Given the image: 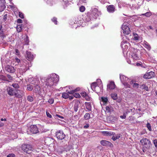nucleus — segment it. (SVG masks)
<instances>
[{"label":"nucleus","mask_w":157,"mask_h":157,"mask_svg":"<svg viewBox=\"0 0 157 157\" xmlns=\"http://www.w3.org/2000/svg\"><path fill=\"white\" fill-rule=\"evenodd\" d=\"M59 80V76L56 74H53L50 75L46 78L44 82L45 87L50 89L52 86L56 85Z\"/></svg>","instance_id":"f257e3e1"},{"label":"nucleus","mask_w":157,"mask_h":157,"mask_svg":"<svg viewBox=\"0 0 157 157\" xmlns=\"http://www.w3.org/2000/svg\"><path fill=\"white\" fill-rule=\"evenodd\" d=\"M139 51L135 49L132 50L131 53L129 54V57L134 61L140 59V57L139 56Z\"/></svg>","instance_id":"f03ea898"},{"label":"nucleus","mask_w":157,"mask_h":157,"mask_svg":"<svg viewBox=\"0 0 157 157\" xmlns=\"http://www.w3.org/2000/svg\"><path fill=\"white\" fill-rule=\"evenodd\" d=\"M39 130L36 125H31L27 129V132L28 134H36L38 132Z\"/></svg>","instance_id":"7ed1b4c3"},{"label":"nucleus","mask_w":157,"mask_h":157,"mask_svg":"<svg viewBox=\"0 0 157 157\" xmlns=\"http://www.w3.org/2000/svg\"><path fill=\"white\" fill-rule=\"evenodd\" d=\"M140 142L144 147L149 149L151 147V144L150 141L146 138H144L140 140Z\"/></svg>","instance_id":"20e7f679"},{"label":"nucleus","mask_w":157,"mask_h":157,"mask_svg":"<svg viewBox=\"0 0 157 157\" xmlns=\"http://www.w3.org/2000/svg\"><path fill=\"white\" fill-rule=\"evenodd\" d=\"M121 28L124 34L125 35L128 34L131 32L130 28L125 23L122 25Z\"/></svg>","instance_id":"39448f33"},{"label":"nucleus","mask_w":157,"mask_h":157,"mask_svg":"<svg viewBox=\"0 0 157 157\" xmlns=\"http://www.w3.org/2000/svg\"><path fill=\"white\" fill-rule=\"evenodd\" d=\"M6 91L7 94L11 96H16L17 94L16 93L17 90L11 87H8L6 89Z\"/></svg>","instance_id":"423d86ee"},{"label":"nucleus","mask_w":157,"mask_h":157,"mask_svg":"<svg viewBox=\"0 0 157 157\" xmlns=\"http://www.w3.org/2000/svg\"><path fill=\"white\" fill-rule=\"evenodd\" d=\"M56 138L60 140L63 139L65 137V135L63 131L59 130L56 132Z\"/></svg>","instance_id":"0eeeda50"},{"label":"nucleus","mask_w":157,"mask_h":157,"mask_svg":"<svg viewBox=\"0 0 157 157\" xmlns=\"http://www.w3.org/2000/svg\"><path fill=\"white\" fill-rule=\"evenodd\" d=\"M22 149L25 152H28V151L32 150V147L30 145L24 144L22 145Z\"/></svg>","instance_id":"6e6552de"},{"label":"nucleus","mask_w":157,"mask_h":157,"mask_svg":"<svg viewBox=\"0 0 157 157\" xmlns=\"http://www.w3.org/2000/svg\"><path fill=\"white\" fill-rule=\"evenodd\" d=\"M93 14L94 16V18H96L99 15L101 14V13L100 11L96 8H94L92 9Z\"/></svg>","instance_id":"1a4fd4ad"},{"label":"nucleus","mask_w":157,"mask_h":157,"mask_svg":"<svg viewBox=\"0 0 157 157\" xmlns=\"http://www.w3.org/2000/svg\"><path fill=\"white\" fill-rule=\"evenodd\" d=\"M154 72L150 71L145 74L143 77L145 79H150L154 76Z\"/></svg>","instance_id":"9d476101"},{"label":"nucleus","mask_w":157,"mask_h":157,"mask_svg":"<svg viewBox=\"0 0 157 157\" xmlns=\"http://www.w3.org/2000/svg\"><path fill=\"white\" fill-rule=\"evenodd\" d=\"M6 71L10 73H13L15 71V69L14 68L11 66L7 65L6 67Z\"/></svg>","instance_id":"9b49d317"},{"label":"nucleus","mask_w":157,"mask_h":157,"mask_svg":"<svg viewBox=\"0 0 157 157\" xmlns=\"http://www.w3.org/2000/svg\"><path fill=\"white\" fill-rule=\"evenodd\" d=\"M101 144L105 146L111 147L112 144L109 142L105 140H102L100 141Z\"/></svg>","instance_id":"f8f14e48"},{"label":"nucleus","mask_w":157,"mask_h":157,"mask_svg":"<svg viewBox=\"0 0 157 157\" xmlns=\"http://www.w3.org/2000/svg\"><path fill=\"white\" fill-rule=\"evenodd\" d=\"M107 11L110 13H113L115 11V7L113 5H110L106 6Z\"/></svg>","instance_id":"ddd939ff"},{"label":"nucleus","mask_w":157,"mask_h":157,"mask_svg":"<svg viewBox=\"0 0 157 157\" xmlns=\"http://www.w3.org/2000/svg\"><path fill=\"white\" fill-rule=\"evenodd\" d=\"M120 79L122 83L126 82H127L129 80L128 78L125 76L121 74H120Z\"/></svg>","instance_id":"4468645a"},{"label":"nucleus","mask_w":157,"mask_h":157,"mask_svg":"<svg viewBox=\"0 0 157 157\" xmlns=\"http://www.w3.org/2000/svg\"><path fill=\"white\" fill-rule=\"evenodd\" d=\"M107 89L112 90L114 89L115 87V85L113 82L111 81L109 84L107 85Z\"/></svg>","instance_id":"2eb2a0df"},{"label":"nucleus","mask_w":157,"mask_h":157,"mask_svg":"<svg viewBox=\"0 0 157 157\" xmlns=\"http://www.w3.org/2000/svg\"><path fill=\"white\" fill-rule=\"evenodd\" d=\"M142 44L148 50H150L151 49V46L147 41H144Z\"/></svg>","instance_id":"dca6fc26"},{"label":"nucleus","mask_w":157,"mask_h":157,"mask_svg":"<svg viewBox=\"0 0 157 157\" xmlns=\"http://www.w3.org/2000/svg\"><path fill=\"white\" fill-rule=\"evenodd\" d=\"M26 54L27 58L29 59V60H32L33 59V56L32 55L31 53L30 52H26Z\"/></svg>","instance_id":"f3484780"},{"label":"nucleus","mask_w":157,"mask_h":157,"mask_svg":"<svg viewBox=\"0 0 157 157\" xmlns=\"http://www.w3.org/2000/svg\"><path fill=\"white\" fill-rule=\"evenodd\" d=\"M80 89L79 88H77L74 90H71L70 91H68V90H66V92L67 93H68V94H73L75 92L79 91L80 90Z\"/></svg>","instance_id":"a211bd4d"},{"label":"nucleus","mask_w":157,"mask_h":157,"mask_svg":"<svg viewBox=\"0 0 157 157\" xmlns=\"http://www.w3.org/2000/svg\"><path fill=\"white\" fill-rule=\"evenodd\" d=\"M101 102H103V105H105L108 101V99L107 97H102L101 98Z\"/></svg>","instance_id":"6ab92c4d"},{"label":"nucleus","mask_w":157,"mask_h":157,"mask_svg":"<svg viewBox=\"0 0 157 157\" xmlns=\"http://www.w3.org/2000/svg\"><path fill=\"white\" fill-rule=\"evenodd\" d=\"M99 84H98L97 82H94L91 84V87L93 90H95V88L97 86H98Z\"/></svg>","instance_id":"aec40b11"},{"label":"nucleus","mask_w":157,"mask_h":157,"mask_svg":"<svg viewBox=\"0 0 157 157\" xmlns=\"http://www.w3.org/2000/svg\"><path fill=\"white\" fill-rule=\"evenodd\" d=\"M86 109L89 111L91 110V105L90 103L89 102H86Z\"/></svg>","instance_id":"412c9836"},{"label":"nucleus","mask_w":157,"mask_h":157,"mask_svg":"<svg viewBox=\"0 0 157 157\" xmlns=\"http://www.w3.org/2000/svg\"><path fill=\"white\" fill-rule=\"evenodd\" d=\"M140 88L142 90L144 89L146 91H148L149 90L148 87L144 84L140 85Z\"/></svg>","instance_id":"4be33fe9"},{"label":"nucleus","mask_w":157,"mask_h":157,"mask_svg":"<svg viewBox=\"0 0 157 157\" xmlns=\"http://www.w3.org/2000/svg\"><path fill=\"white\" fill-rule=\"evenodd\" d=\"M102 133L104 135L110 136L113 135V133L111 132L105 131L102 132Z\"/></svg>","instance_id":"5701e85b"},{"label":"nucleus","mask_w":157,"mask_h":157,"mask_svg":"<svg viewBox=\"0 0 157 157\" xmlns=\"http://www.w3.org/2000/svg\"><path fill=\"white\" fill-rule=\"evenodd\" d=\"M133 39L136 40H138L140 38V37L137 34H134L133 35Z\"/></svg>","instance_id":"b1692460"},{"label":"nucleus","mask_w":157,"mask_h":157,"mask_svg":"<svg viewBox=\"0 0 157 157\" xmlns=\"http://www.w3.org/2000/svg\"><path fill=\"white\" fill-rule=\"evenodd\" d=\"M129 80H129L127 82H126L122 83L126 88H130V85L129 83Z\"/></svg>","instance_id":"393cba45"},{"label":"nucleus","mask_w":157,"mask_h":157,"mask_svg":"<svg viewBox=\"0 0 157 157\" xmlns=\"http://www.w3.org/2000/svg\"><path fill=\"white\" fill-rule=\"evenodd\" d=\"M22 29V25H20L17 26V29L18 32H20L21 31Z\"/></svg>","instance_id":"a878e982"},{"label":"nucleus","mask_w":157,"mask_h":157,"mask_svg":"<svg viewBox=\"0 0 157 157\" xmlns=\"http://www.w3.org/2000/svg\"><path fill=\"white\" fill-rule=\"evenodd\" d=\"M120 137V134L116 135L115 136H113L112 139L113 141H115L116 140L118 139Z\"/></svg>","instance_id":"bb28decb"},{"label":"nucleus","mask_w":157,"mask_h":157,"mask_svg":"<svg viewBox=\"0 0 157 157\" xmlns=\"http://www.w3.org/2000/svg\"><path fill=\"white\" fill-rule=\"evenodd\" d=\"M84 118L85 120H87L90 119V116L89 113H86L84 116Z\"/></svg>","instance_id":"cd10ccee"},{"label":"nucleus","mask_w":157,"mask_h":157,"mask_svg":"<svg viewBox=\"0 0 157 157\" xmlns=\"http://www.w3.org/2000/svg\"><path fill=\"white\" fill-rule=\"evenodd\" d=\"M62 93V97L65 98V99H66V98H68L69 97V95H68V93Z\"/></svg>","instance_id":"c85d7f7f"},{"label":"nucleus","mask_w":157,"mask_h":157,"mask_svg":"<svg viewBox=\"0 0 157 157\" xmlns=\"http://www.w3.org/2000/svg\"><path fill=\"white\" fill-rule=\"evenodd\" d=\"M111 97L114 100H116L117 98V94L116 93L111 94Z\"/></svg>","instance_id":"c756f323"},{"label":"nucleus","mask_w":157,"mask_h":157,"mask_svg":"<svg viewBox=\"0 0 157 157\" xmlns=\"http://www.w3.org/2000/svg\"><path fill=\"white\" fill-rule=\"evenodd\" d=\"M27 89L29 91H31L33 89V86L30 85H27Z\"/></svg>","instance_id":"7c9ffc66"},{"label":"nucleus","mask_w":157,"mask_h":157,"mask_svg":"<svg viewBox=\"0 0 157 157\" xmlns=\"http://www.w3.org/2000/svg\"><path fill=\"white\" fill-rule=\"evenodd\" d=\"M151 13L150 12H147L146 13L142 14V15H145L147 17H149L150 16H151Z\"/></svg>","instance_id":"2f4dec72"},{"label":"nucleus","mask_w":157,"mask_h":157,"mask_svg":"<svg viewBox=\"0 0 157 157\" xmlns=\"http://www.w3.org/2000/svg\"><path fill=\"white\" fill-rule=\"evenodd\" d=\"M27 100L30 102H32L33 101V98L30 96H28L27 97Z\"/></svg>","instance_id":"473e14b6"},{"label":"nucleus","mask_w":157,"mask_h":157,"mask_svg":"<svg viewBox=\"0 0 157 157\" xmlns=\"http://www.w3.org/2000/svg\"><path fill=\"white\" fill-rule=\"evenodd\" d=\"M85 9V7L83 6H82L79 8V10L81 12H83Z\"/></svg>","instance_id":"72a5a7b5"},{"label":"nucleus","mask_w":157,"mask_h":157,"mask_svg":"<svg viewBox=\"0 0 157 157\" xmlns=\"http://www.w3.org/2000/svg\"><path fill=\"white\" fill-rule=\"evenodd\" d=\"M35 87V90L36 92L40 90V87L39 86L36 85Z\"/></svg>","instance_id":"f704fd0d"},{"label":"nucleus","mask_w":157,"mask_h":157,"mask_svg":"<svg viewBox=\"0 0 157 157\" xmlns=\"http://www.w3.org/2000/svg\"><path fill=\"white\" fill-rule=\"evenodd\" d=\"M78 106L77 104H75L74 107V110L75 112H77L78 110Z\"/></svg>","instance_id":"c9c22d12"},{"label":"nucleus","mask_w":157,"mask_h":157,"mask_svg":"<svg viewBox=\"0 0 157 157\" xmlns=\"http://www.w3.org/2000/svg\"><path fill=\"white\" fill-rule=\"evenodd\" d=\"M5 3V0H0V6H2Z\"/></svg>","instance_id":"e433bc0d"},{"label":"nucleus","mask_w":157,"mask_h":157,"mask_svg":"<svg viewBox=\"0 0 157 157\" xmlns=\"http://www.w3.org/2000/svg\"><path fill=\"white\" fill-rule=\"evenodd\" d=\"M147 127L150 131H151V124L149 123H147Z\"/></svg>","instance_id":"4c0bfd02"},{"label":"nucleus","mask_w":157,"mask_h":157,"mask_svg":"<svg viewBox=\"0 0 157 157\" xmlns=\"http://www.w3.org/2000/svg\"><path fill=\"white\" fill-rule=\"evenodd\" d=\"M12 86L14 88L16 89L19 88V86L17 83H13L12 85Z\"/></svg>","instance_id":"58836bf2"},{"label":"nucleus","mask_w":157,"mask_h":157,"mask_svg":"<svg viewBox=\"0 0 157 157\" xmlns=\"http://www.w3.org/2000/svg\"><path fill=\"white\" fill-rule=\"evenodd\" d=\"M139 84L136 83H134L133 85V87L134 88H137L139 87Z\"/></svg>","instance_id":"ea45409f"},{"label":"nucleus","mask_w":157,"mask_h":157,"mask_svg":"<svg viewBox=\"0 0 157 157\" xmlns=\"http://www.w3.org/2000/svg\"><path fill=\"white\" fill-rule=\"evenodd\" d=\"M25 44H28L29 43V40L28 39V36H26V38L25 40Z\"/></svg>","instance_id":"a19ab883"},{"label":"nucleus","mask_w":157,"mask_h":157,"mask_svg":"<svg viewBox=\"0 0 157 157\" xmlns=\"http://www.w3.org/2000/svg\"><path fill=\"white\" fill-rule=\"evenodd\" d=\"M48 102L50 104H52L54 102V99L53 98L50 99L48 100Z\"/></svg>","instance_id":"79ce46f5"},{"label":"nucleus","mask_w":157,"mask_h":157,"mask_svg":"<svg viewBox=\"0 0 157 157\" xmlns=\"http://www.w3.org/2000/svg\"><path fill=\"white\" fill-rule=\"evenodd\" d=\"M52 21L55 23L56 25L57 24V19L55 17H54L53 19H52Z\"/></svg>","instance_id":"37998d69"},{"label":"nucleus","mask_w":157,"mask_h":157,"mask_svg":"<svg viewBox=\"0 0 157 157\" xmlns=\"http://www.w3.org/2000/svg\"><path fill=\"white\" fill-rule=\"evenodd\" d=\"M80 94L83 97H85L87 95L86 93L85 92H82Z\"/></svg>","instance_id":"c03bdc74"},{"label":"nucleus","mask_w":157,"mask_h":157,"mask_svg":"<svg viewBox=\"0 0 157 157\" xmlns=\"http://www.w3.org/2000/svg\"><path fill=\"white\" fill-rule=\"evenodd\" d=\"M106 111L108 113L110 112V109L109 106H107L106 107Z\"/></svg>","instance_id":"a18cd8bd"},{"label":"nucleus","mask_w":157,"mask_h":157,"mask_svg":"<svg viewBox=\"0 0 157 157\" xmlns=\"http://www.w3.org/2000/svg\"><path fill=\"white\" fill-rule=\"evenodd\" d=\"M19 16L21 18H23L24 17L23 14L21 12H19Z\"/></svg>","instance_id":"49530a36"},{"label":"nucleus","mask_w":157,"mask_h":157,"mask_svg":"<svg viewBox=\"0 0 157 157\" xmlns=\"http://www.w3.org/2000/svg\"><path fill=\"white\" fill-rule=\"evenodd\" d=\"M86 19L85 20V21H90V18L89 17L88 15H87L86 16Z\"/></svg>","instance_id":"de8ad7c7"},{"label":"nucleus","mask_w":157,"mask_h":157,"mask_svg":"<svg viewBox=\"0 0 157 157\" xmlns=\"http://www.w3.org/2000/svg\"><path fill=\"white\" fill-rule=\"evenodd\" d=\"M15 155L13 154H9L7 155V157H15Z\"/></svg>","instance_id":"09e8293b"},{"label":"nucleus","mask_w":157,"mask_h":157,"mask_svg":"<svg viewBox=\"0 0 157 157\" xmlns=\"http://www.w3.org/2000/svg\"><path fill=\"white\" fill-rule=\"evenodd\" d=\"M74 97L76 98H79L80 97V95L78 93H76L74 95Z\"/></svg>","instance_id":"8fccbe9b"},{"label":"nucleus","mask_w":157,"mask_h":157,"mask_svg":"<svg viewBox=\"0 0 157 157\" xmlns=\"http://www.w3.org/2000/svg\"><path fill=\"white\" fill-rule=\"evenodd\" d=\"M0 79H2V80H4L5 79V77L3 75H0Z\"/></svg>","instance_id":"3c124183"},{"label":"nucleus","mask_w":157,"mask_h":157,"mask_svg":"<svg viewBox=\"0 0 157 157\" xmlns=\"http://www.w3.org/2000/svg\"><path fill=\"white\" fill-rule=\"evenodd\" d=\"M121 118L122 119H125L126 117V116L125 115V113H124L123 115L121 116H120Z\"/></svg>","instance_id":"603ef678"},{"label":"nucleus","mask_w":157,"mask_h":157,"mask_svg":"<svg viewBox=\"0 0 157 157\" xmlns=\"http://www.w3.org/2000/svg\"><path fill=\"white\" fill-rule=\"evenodd\" d=\"M46 115L49 118H51L52 117V116L49 113H48L47 112H46Z\"/></svg>","instance_id":"864d4df0"},{"label":"nucleus","mask_w":157,"mask_h":157,"mask_svg":"<svg viewBox=\"0 0 157 157\" xmlns=\"http://www.w3.org/2000/svg\"><path fill=\"white\" fill-rule=\"evenodd\" d=\"M154 143L155 147H157V140H154Z\"/></svg>","instance_id":"5fc2aeb1"},{"label":"nucleus","mask_w":157,"mask_h":157,"mask_svg":"<svg viewBox=\"0 0 157 157\" xmlns=\"http://www.w3.org/2000/svg\"><path fill=\"white\" fill-rule=\"evenodd\" d=\"M14 60L16 62H17V63H19L20 61V60L19 59H18L17 58H15Z\"/></svg>","instance_id":"6e6d98bb"},{"label":"nucleus","mask_w":157,"mask_h":157,"mask_svg":"<svg viewBox=\"0 0 157 157\" xmlns=\"http://www.w3.org/2000/svg\"><path fill=\"white\" fill-rule=\"evenodd\" d=\"M85 99L87 101H89L90 100V98L87 95L85 97Z\"/></svg>","instance_id":"4d7b16f0"},{"label":"nucleus","mask_w":157,"mask_h":157,"mask_svg":"<svg viewBox=\"0 0 157 157\" xmlns=\"http://www.w3.org/2000/svg\"><path fill=\"white\" fill-rule=\"evenodd\" d=\"M89 127V124H87L86 125L84 126V128H87Z\"/></svg>","instance_id":"13d9d810"},{"label":"nucleus","mask_w":157,"mask_h":157,"mask_svg":"<svg viewBox=\"0 0 157 157\" xmlns=\"http://www.w3.org/2000/svg\"><path fill=\"white\" fill-rule=\"evenodd\" d=\"M7 14H5L3 16V19L5 21H6L7 19Z\"/></svg>","instance_id":"bf43d9fd"},{"label":"nucleus","mask_w":157,"mask_h":157,"mask_svg":"<svg viewBox=\"0 0 157 157\" xmlns=\"http://www.w3.org/2000/svg\"><path fill=\"white\" fill-rule=\"evenodd\" d=\"M56 117H58L61 119H63V117L62 116H60V115L58 114L56 115Z\"/></svg>","instance_id":"052dcab7"},{"label":"nucleus","mask_w":157,"mask_h":157,"mask_svg":"<svg viewBox=\"0 0 157 157\" xmlns=\"http://www.w3.org/2000/svg\"><path fill=\"white\" fill-rule=\"evenodd\" d=\"M17 22L19 23H21L22 22V20L21 19H19L17 20Z\"/></svg>","instance_id":"680f3d73"},{"label":"nucleus","mask_w":157,"mask_h":157,"mask_svg":"<svg viewBox=\"0 0 157 157\" xmlns=\"http://www.w3.org/2000/svg\"><path fill=\"white\" fill-rule=\"evenodd\" d=\"M97 82H98L99 83V84H101L102 83L101 80L100 79H98L97 80Z\"/></svg>","instance_id":"e2e57ef3"},{"label":"nucleus","mask_w":157,"mask_h":157,"mask_svg":"<svg viewBox=\"0 0 157 157\" xmlns=\"http://www.w3.org/2000/svg\"><path fill=\"white\" fill-rule=\"evenodd\" d=\"M4 124L2 122H0V127L4 126Z\"/></svg>","instance_id":"0e129e2a"},{"label":"nucleus","mask_w":157,"mask_h":157,"mask_svg":"<svg viewBox=\"0 0 157 157\" xmlns=\"http://www.w3.org/2000/svg\"><path fill=\"white\" fill-rule=\"evenodd\" d=\"M129 84H133V81L132 80L130 81H129Z\"/></svg>","instance_id":"69168bd1"},{"label":"nucleus","mask_w":157,"mask_h":157,"mask_svg":"<svg viewBox=\"0 0 157 157\" xmlns=\"http://www.w3.org/2000/svg\"><path fill=\"white\" fill-rule=\"evenodd\" d=\"M26 67H31V63H30V64H28V65H26Z\"/></svg>","instance_id":"338daca9"},{"label":"nucleus","mask_w":157,"mask_h":157,"mask_svg":"<svg viewBox=\"0 0 157 157\" xmlns=\"http://www.w3.org/2000/svg\"><path fill=\"white\" fill-rule=\"evenodd\" d=\"M127 62L129 64H133L132 63L131 60H128L127 61Z\"/></svg>","instance_id":"774afa93"}]
</instances>
